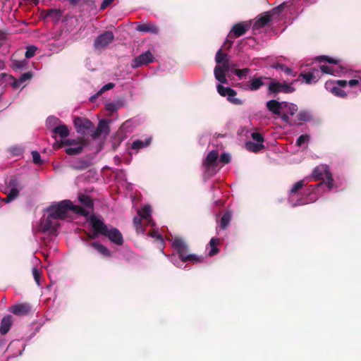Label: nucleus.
Segmentation results:
<instances>
[{
  "mask_svg": "<svg viewBox=\"0 0 361 361\" xmlns=\"http://www.w3.org/2000/svg\"><path fill=\"white\" fill-rule=\"evenodd\" d=\"M78 199L86 208L73 205L70 200L54 203L45 209L44 212L47 214V216L42 218L39 223L34 226V231L49 235L53 234L59 226V219H66L71 214L87 216L90 213L87 209H92L93 207L92 200L85 195H80Z\"/></svg>",
  "mask_w": 361,
  "mask_h": 361,
  "instance_id": "1",
  "label": "nucleus"
},
{
  "mask_svg": "<svg viewBox=\"0 0 361 361\" xmlns=\"http://www.w3.org/2000/svg\"><path fill=\"white\" fill-rule=\"evenodd\" d=\"M215 61L217 63L214 68V77L221 83L216 86L218 93L222 97H226L227 99L234 104H241L242 101L235 97L236 92L221 84L227 82L226 73L230 71L231 65L228 56L219 49L216 54Z\"/></svg>",
  "mask_w": 361,
  "mask_h": 361,
  "instance_id": "2",
  "label": "nucleus"
},
{
  "mask_svg": "<svg viewBox=\"0 0 361 361\" xmlns=\"http://www.w3.org/2000/svg\"><path fill=\"white\" fill-rule=\"evenodd\" d=\"M309 179L323 180L315 185L308 186L310 193L312 192L314 194L316 191L317 194H322V197H324L326 192L336 190L338 188V185L332 178L329 166L325 164H321L315 167Z\"/></svg>",
  "mask_w": 361,
  "mask_h": 361,
  "instance_id": "3",
  "label": "nucleus"
},
{
  "mask_svg": "<svg viewBox=\"0 0 361 361\" xmlns=\"http://www.w3.org/2000/svg\"><path fill=\"white\" fill-rule=\"evenodd\" d=\"M87 220L92 228L91 232L89 233L90 238L94 239L99 235H103L108 237L110 241L116 245L123 244V235L117 228H111L109 229L102 220L94 214L90 215Z\"/></svg>",
  "mask_w": 361,
  "mask_h": 361,
  "instance_id": "4",
  "label": "nucleus"
},
{
  "mask_svg": "<svg viewBox=\"0 0 361 361\" xmlns=\"http://www.w3.org/2000/svg\"><path fill=\"white\" fill-rule=\"evenodd\" d=\"M309 178H306L303 180H299L297 183H295L293 187L291 188L290 190V195H289V202L293 207H296L299 205H303L312 202H314L317 200H318L319 197H322V194H317V192L315 191L314 194L312 192H310L308 190V187L306 188L305 191V197H300L297 200H295L294 196L296 194V192L301 189L304 185H305L307 180H309Z\"/></svg>",
  "mask_w": 361,
  "mask_h": 361,
  "instance_id": "5",
  "label": "nucleus"
},
{
  "mask_svg": "<svg viewBox=\"0 0 361 361\" xmlns=\"http://www.w3.org/2000/svg\"><path fill=\"white\" fill-rule=\"evenodd\" d=\"M267 107L273 114L281 116L282 120L289 124H291L290 116H293L298 111V106L295 104L279 102L274 99L267 102Z\"/></svg>",
  "mask_w": 361,
  "mask_h": 361,
  "instance_id": "6",
  "label": "nucleus"
},
{
  "mask_svg": "<svg viewBox=\"0 0 361 361\" xmlns=\"http://www.w3.org/2000/svg\"><path fill=\"white\" fill-rule=\"evenodd\" d=\"M172 245L178 252L183 262H192L197 264L203 261L202 256L194 254H188V247L185 241L180 238H174L172 240Z\"/></svg>",
  "mask_w": 361,
  "mask_h": 361,
  "instance_id": "7",
  "label": "nucleus"
},
{
  "mask_svg": "<svg viewBox=\"0 0 361 361\" xmlns=\"http://www.w3.org/2000/svg\"><path fill=\"white\" fill-rule=\"evenodd\" d=\"M318 61L324 63L319 66L322 73H326L334 76H340L344 72V68L341 63V61L332 59L326 56L318 57Z\"/></svg>",
  "mask_w": 361,
  "mask_h": 361,
  "instance_id": "8",
  "label": "nucleus"
},
{
  "mask_svg": "<svg viewBox=\"0 0 361 361\" xmlns=\"http://www.w3.org/2000/svg\"><path fill=\"white\" fill-rule=\"evenodd\" d=\"M203 166L207 176H214L221 168V165H219L218 151L209 152L204 160Z\"/></svg>",
  "mask_w": 361,
  "mask_h": 361,
  "instance_id": "9",
  "label": "nucleus"
},
{
  "mask_svg": "<svg viewBox=\"0 0 361 361\" xmlns=\"http://www.w3.org/2000/svg\"><path fill=\"white\" fill-rule=\"evenodd\" d=\"M139 216H136L133 219V224L135 227L136 231L140 233H144V229L141 225L142 219L146 221L149 225H153L151 214L152 209L149 205H145L142 209L137 211Z\"/></svg>",
  "mask_w": 361,
  "mask_h": 361,
  "instance_id": "10",
  "label": "nucleus"
},
{
  "mask_svg": "<svg viewBox=\"0 0 361 361\" xmlns=\"http://www.w3.org/2000/svg\"><path fill=\"white\" fill-rule=\"evenodd\" d=\"M284 6L285 4H281L271 11L264 13L259 16L255 22L253 29L257 30L265 26L274 18V16L279 14Z\"/></svg>",
  "mask_w": 361,
  "mask_h": 361,
  "instance_id": "11",
  "label": "nucleus"
},
{
  "mask_svg": "<svg viewBox=\"0 0 361 361\" xmlns=\"http://www.w3.org/2000/svg\"><path fill=\"white\" fill-rule=\"evenodd\" d=\"M63 144L66 145V152L69 155H75L81 153L85 146L82 139H68Z\"/></svg>",
  "mask_w": 361,
  "mask_h": 361,
  "instance_id": "12",
  "label": "nucleus"
},
{
  "mask_svg": "<svg viewBox=\"0 0 361 361\" xmlns=\"http://www.w3.org/2000/svg\"><path fill=\"white\" fill-rule=\"evenodd\" d=\"M73 124L77 133L85 135L89 131L92 132L93 123L87 118L82 117H75L73 120Z\"/></svg>",
  "mask_w": 361,
  "mask_h": 361,
  "instance_id": "13",
  "label": "nucleus"
},
{
  "mask_svg": "<svg viewBox=\"0 0 361 361\" xmlns=\"http://www.w3.org/2000/svg\"><path fill=\"white\" fill-rule=\"evenodd\" d=\"M252 138L253 141L247 142L245 147L250 152H257L264 147L263 142L264 139L261 134L259 133H252Z\"/></svg>",
  "mask_w": 361,
  "mask_h": 361,
  "instance_id": "14",
  "label": "nucleus"
},
{
  "mask_svg": "<svg viewBox=\"0 0 361 361\" xmlns=\"http://www.w3.org/2000/svg\"><path fill=\"white\" fill-rule=\"evenodd\" d=\"M114 38L113 32L106 31L96 38L94 46L96 49H102L111 43Z\"/></svg>",
  "mask_w": 361,
  "mask_h": 361,
  "instance_id": "15",
  "label": "nucleus"
},
{
  "mask_svg": "<svg viewBox=\"0 0 361 361\" xmlns=\"http://www.w3.org/2000/svg\"><path fill=\"white\" fill-rule=\"evenodd\" d=\"M269 90L272 92H293L295 89L292 87L291 84H288L285 82H279L277 81H272L269 85Z\"/></svg>",
  "mask_w": 361,
  "mask_h": 361,
  "instance_id": "16",
  "label": "nucleus"
},
{
  "mask_svg": "<svg viewBox=\"0 0 361 361\" xmlns=\"http://www.w3.org/2000/svg\"><path fill=\"white\" fill-rule=\"evenodd\" d=\"M154 61L153 54L149 51H147L137 57H136L131 63L133 68H138L142 66L147 65Z\"/></svg>",
  "mask_w": 361,
  "mask_h": 361,
  "instance_id": "17",
  "label": "nucleus"
},
{
  "mask_svg": "<svg viewBox=\"0 0 361 361\" xmlns=\"http://www.w3.org/2000/svg\"><path fill=\"white\" fill-rule=\"evenodd\" d=\"M322 72L319 68H312L308 72L302 73L300 77L307 84L314 83L320 78Z\"/></svg>",
  "mask_w": 361,
  "mask_h": 361,
  "instance_id": "18",
  "label": "nucleus"
},
{
  "mask_svg": "<svg viewBox=\"0 0 361 361\" xmlns=\"http://www.w3.org/2000/svg\"><path fill=\"white\" fill-rule=\"evenodd\" d=\"M250 27V23L241 22L234 25L231 30L230 36L238 37L244 35Z\"/></svg>",
  "mask_w": 361,
  "mask_h": 361,
  "instance_id": "19",
  "label": "nucleus"
},
{
  "mask_svg": "<svg viewBox=\"0 0 361 361\" xmlns=\"http://www.w3.org/2000/svg\"><path fill=\"white\" fill-rule=\"evenodd\" d=\"M109 133V123L106 120H101L97 126V128L92 130V136L95 137L102 135H108Z\"/></svg>",
  "mask_w": 361,
  "mask_h": 361,
  "instance_id": "20",
  "label": "nucleus"
},
{
  "mask_svg": "<svg viewBox=\"0 0 361 361\" xmlns=\"http://www.w3.org/2000/svg\"><path fill=\"white\" fill-rule=\"evenodd\" d=\"M10 311L16 315H25L30 312V306L27 303L17 304L11 307Z\"/></svg>",
  "mask_w": 361,
  "mask_h": 361,
  "instance_id": "21",
  "label": "nucleus"
},
{
  "mask_svg": "<svg viewBox=\"0 0 361 361\" xmlns=\"http://www.w3.org/2000/svg\"><path fill=\"white\" fill-rule=\"evenodd\" d=\"M137 30L141 32L157 33L159 29L154 23H147L139 24L137 27Z\"/></svg>",
  "mask_w": 361,
  "mask_h": 361,
  "instance_id": "22",
  "label": "nucleus"
},
{
  "mask_svg": "<svg viewBox=\"0 0 361 361\" xmlns=\"http://www.w3.org/2000/svg\"><path fill=\"white\" fill-rule=\"evenodd\" d=\"M12 325V317L11 315H6L1 319L0 325V333L4 335L8 332Z\"/></svg>",
  "mask_w": 361,
  "mask_h": 361,
  "instance_id": "23",
  "label": "nucleus"
},
{
  "mask_svg": "<svg viewBox=\"0 0 361 361\" xmlns=\"http://www.w3.org/2000/svg\"><path fill=\"white\" fill-rule=\"evenodd\" d=\"M347 84H348V82L344 80H329L326 82L325 88L330 92L333 93L334 91L336 90L337 85L346 86Z\"/></svg>",
  "mask_w": 361,
  "mask_h": 361,
  "instance_id": "24",
  "label": "nucleus"
},
{
  "mask_svg": "<svg viewBox=\"0 0 361 361\" xmlns=\"http://www.w3.org/2000/svg\"><path fill=\"white\" fill-rule=\"evenodd\" d=\"M87 245L94 248L99 254L102 255L104 257L111 256L110 250L106 247H105L104 245L98 242H93L89 243Z\"/></svg>",
  "mask_w": 361,
  "mask_h": 361,
  "instance_id": "25",
  "label": "nucleus"
},
{
  "mask_svg": "<svg viewBox=\"0 0 361 361\" xmlns=\"http://www.w3.org/2000/svg\"><path fill=\"white\" fill-rule=\"evenodd\" d=\"M32 73L30 71L23 73L18 80H15L12 85L14 88H19L24 82L29 80L32 78Z\"/></svg>",
  "mask_w": 361,
  "mask_h": 361,
  "instance_id": "26",
  "label": "nucleus"
},
{
  "mask_svg": "<svg viewBox=\"0 0 361 361\" xmlns=\"http://www.w3.org/2000/svg\"><path fill=\"white\" fill-rule=\"evenodd\" d=\"M263 85L262 78H257L251 80L250 83L247 85L245 89L250 91L258 90Z\"/></svg>",
  "mask_w": 361,
  "mask_h": 361,
  "instance_id": "27",
  "label": "nucleus"
},
{
  "mask_svg": "<svg viewBox=\"0 0 361 361\" xmlns=\"http://www.w3.org/2000/svg\"><path fill=\"white\" fill-rule=\"evenodd\" d=\"M52 131L58 134L61 137L64 138L69 135V130L66 125L60 124L55 127Z\"/></svg>",
  "mask_w": 361,
  "mask_h": 361,
  "instance_id": "28",
  "label": "nucleus"
},
{
  "mask_svg": "<svg viewBox=\"0 0 361 361\" xmlns=\"http://www.w3.org/2000/svg\"><path fill=\"white\" fill-rule=\"evenodd\" d=\"M150 141V138L147 139L145 141H142L140 140H135L132 143V149H140L141 148L145 147L149 145Z\"/></svg>",
  "mask_w": 361,
  "mask_h": 361,
  "instance_id": "29",
  "label": "nucleus"
},
{
  "mask_svg": "<svg viewBox=\"0 0 361 361\" xmlns=\"http://www.w3.org/2000/svg\"><path fill=\"white\" fill-rule=\"evenodd\" d=\"M61 121L56 116H49L47 118L46 124L47 126L52 128V130L61 124Z\"/></svg>",
  "mask_w": 361,
  "mask_h": 361,
  "instance_id": "30",
  "label": "nucleus"
},
{
  "mask_svg": "<svg viewBox=\"0 0 361 361\" xmlns=\"http://www.w3.org/2000/svg\"><path fill=\"white\" fill-rule=\"evenodd\" d=\"M219 243V239L217 238H212L209 242L210 250L209 251V255L212 256L219 252V249L216 245Z\"/></svg>",
  "mask_w": 361,
  "mask_h": 361,
  "instance_id": "31",
  "label": "nucleus"
},
{
  "mask_svg": "<svg viewBox=\"0 0 361 361\" xmlns=\"http://www.w3.org/2000/svg\"><path fill=\"white\" fill-rule=\"evenodd\" d=\"M19 191H20L19 188H16V187L12 188L10 190V192H9L8 196L4 200V201L7 203L13 201L14 199H16L18 197V195L19 194Z\"/></svg>",
  "mask_w": 361,
  "mask_h": 361,
  "instance_id": "32",
  "label": "nucleus"
},
{
  "mask_svg": "<svg viewBox=\"0 0 361 361\" xmlns=\"http://www.w3.org/2000/svg\"><path fill=\"white\" fill-rule=\"evenodd\" d=\"M231 219V214L230 212L225 213L221 219V228L225 229L229 224Z\"/></svg>",
  "mask_w": 361,
  "mask_h": 361,
  "instance_id": "33",
  "label": "nucleus"
},
{
  "mask_svg": "<svg viewBox=\"0 0 361 361\" xmlns=\"http://www.w3.org/2000/svg\"><path fill=\"white\" fill-rule=\"evenodd\" d=\"M274 68H276V69H281L282 71H283L287 75H293V76L295 75V74L293 73V71H292V69H290L288 67H286L284 65L279 64H279H276V65L274 66Z\"/></svg>",
  "mask_w": 361,
  "mask_h": 361,
  "instance_id": "34",
  "label": "nucleus"
},
{
  "mask_svg": "<svg viewBox=\"0 0 361 361\" xmlns=\"http://www.w3.org/2000/svg\"><path fill=\"white\" fill-rule=\"evenodd\" d=\"M298 116L299 121H310L312 118L310 113L308 111H300L298 114Z\"/></svg>",
  "mask_w": 361,
  "mask_h": 361,
  "instance_id": "35",
  "label": "nucleus"
},
{
  "mask_svg": "<svg viewBox=\"0 0 361 361\" xmlns=\"http://www.w3.org/2000/svg\"><path fill=\"white\" fill-rule=\"evenodd\" d=\"M309 139H310V137L308 135H302L298 138V140L296 141V145L298 147L303 146L305 144L307 143V142L309 141Z\"/></svg>",
  "mask_w": 361,
  "mask_h": 361,
  "instance_id": "36",
  "label": "nucleus"
},
{
  "mask_svg": "<svg viewBox=\"0 0 361 361\" xmlns=\"http://www.w3.org/2000/svg\"><path fill=\"white\" fill-rule=\"evenodd\" d=\"M231 161V155L228 153H223L220 157H219V165L221 164H226L229 163Z\"/></svg>",
  "mask_w": 361,
  "mask_h": 361,
  "instance_id": "37",
  "label": "nucleus"
},
{
  "mask_svg": "<svg viewBox=\"0 0 361 361\" xmlns=\"http://www.w3.org/2000/svg\"><path fill=\"white\" fill-rule=\"evenodd\" d=\"M9 152L14 156H19L23 153V149L19 146H13L9 148Z\"/></svg>",
  "mask_w": 361,
  "mask_h": 361,
  "instance_id": "38",
  "label": "nucleus"
},
{
  "mask_svg": "<svg viewBox=\"0 0 361 361\" xmlns=\"http://www.w3.org/2000/svg\"><path fill=\"white\" fill-rule=\"evenodd\" d=\"M344 86H339L337 85L336 90L334 91L332 94H334L336 96L341 97H345L347 94L345 92V91L342 89Z\"/></svg>",
  "mask_w": 361,
  "mask_h": 361,
  "instance_id": "39",
  "label": "nucleus"
},
{
  "mask_svg": "<svg viewBox=\"0 0 361 361\" xmlns=\"http://www.w3.org/2000/svg\"><path fill=\"white\" fill-rule=\"evenodd\" d=\"M37 50V48L34 46H30L27 48V50L25 51V57L27 59L32 58L34 56L35 51Z\"/></svg>",
  "mask_w": 361,
  "mask_h": 361,
  "instance_id": "40",
  "label": "nucleus"
},
{
  "mask_svg": "<svg viewBox=\"0 0 361 361\" xmlns=\"http://www.w3.org/2000/svg\"><path fill=\"white\" fill-rule=\"evenodd\" d=\"M32 157L33 162L36 164H41L42 163L40 154L37 151L32 152Z\"/></svg>",
  "mask_w": 361,
  "mask_h": 361,
  "instance_id": "41",
  "label": "nucleus"
},
{
  "mask_svg": "<svg viewBox=\"0 0 361 361\" xmlns=\"http://www.w3.org/2000/svg\"><path fill=\"white\" fill-rule=\"evenodd\" d=\"M250 70L248 68H243L241 70L235 69L234 70V73L236 75H238L240 78H243L248 73Z\"/></svg>",
  "mask_w": 361,
  "mask_h": 361,
  "instance_id": "42",
  "label": "nucleus"
},
{
  "mask_svg": "<svg viewBox=\"0 0 361 361\" xmlns=\"http://www.w3.org/2000/svg\"><path fill=\"white\" fill-rule=\"evenodd\" d=\"M150 236L152 238H154L156 240L159 241L161 245L163 244V243H164L163 238H162L161 234L158 232V231H153L150 233Z\"/></svg>",
  "mask_w": 361,
  "mask_h": 361,
  "instance_id": "43",
  "label": "nucleus"
},
{
  "mask_svg": "<svg viewBox=\"0 0 361 361\" xmlns=\"http://www.w3.org/2000/svg\"><path fill=\"white\" fill-rule=\"evenodd\" d=\"M61 16V12L58 10H51L47 14V17H51L54 19H58Z\"/></svg>",
  "mask_w": 361,
  "mask_h": 361,
  "instance_id": "44",
  "label": "nucleus"
},
{
  "mask_svg": "<svg viewBox=\"0 0 361 361\" xmlns=\"http://www.w3.org/2000/svg\"><path fill=\"white\" fill-rule=\"evenodd\" d=\"M32 275L37 284L39 285L40 272L37 268L34 267L32 269Z\"/></svg>",
  "mask_w": 361,
  "mask_h": 361,
  "instance_id": "45",
  "label": "nucleus"
},
{
  "mask_svg": "<svg viewBox=\"0 0 361 361\" xmlns=\"http://www.w3.org/2000/svg\"><path fill=\"white\" fill-rule=\"evenodd\" d=\"M114 87V84L112 82H109L108 84L104 85L100 90L99 91L98 94H101L102 92L111 90Z\"/></svg>",
  "mask_w": 361,
  "mask_h": 361,
  "instance_id": "46",
  "label": "nucleus"
},
{
  "mask_svg": "<svg viewBox=\"0 0 361 361\" xmlns=\"http://www.w3.org/2000/svg\"><path fill=\"white\" fill-rule=\"evenodd\" d=\"M26 66V62L25 61H15L13 63V67L16 69H23Z\"/></svg>",
  "mask_w": 361,
  "mask_h": 361,
  "instance_id": "47",
  "label": "nucleus"
},
{
  "mask_svg": "<svg viewBox=\"0 0 361 361\" xmlns=\"http://www.w3.org/2000/svg\"><path fill=\"white\" fill-rule=\"evenodd\" d=\"M348 85L350 86H355L357 85H361V78L360 80H356V79L350 80L348 81Z\"/></svg>",
  "mask_w": 361,
  "mask_h": 361,
  "instance_id": "48",
  "label": "nucleus"
},
{
  "mask_svg": "<svg viewBox=\"0 0 361 361\" xmlns=\"http://www.w3.org/2000/svg\"><path fill=\"white\" fill-rule=\"evenodd\" d=\"M130 126V121L125 122L123 126H121V130L127 129Z\"/></svg>",
  "mask_w": 361,
  "mask_h": 361,
  "instance_id": "49",
  "label": "nucleus"
},
{
  "mask_svg": "<svg viewBox=\"0 0 361 361\" xmlns=\"http://www.w3.org/2000/svg\"><path fill=\"white\" fill-rule=\"evenodd\" d=\"M169 259L170 261L175 265H176L177 267H180L179 264H176V262L175 260V257L171 255L169 257Z\"/></svg>",
  "mask_w": 361,
  "mask_h": 361,
  "instance_id": "50",
  "label": "nucleus"
},
{
  "mask_svg": "<svg viewBox=\"0 0 361 361\" xmlns=\"http://www.w3.org/2000/svg\"><path fill=\"white\" fill-rule=\"evenodd\" d=\"M71 4H75L77 3L79 0H68Z\"/></svg>",
  "mask_w": 361,
  "mask_h": 361,
  "instance_id": "51",
  "label": "nucleus"
},
{
  "mask_svg": "<svg viewBox=\"0 0 361 361\" xmlns=\"http://www.w3.org/2000/svg\"><path fill=\"white\" fill-rule=\"evenodd\" d=\"M95 97H96V96H92L91 100L92 101Z\"/></svg>",
  "mask_w": 361,
  "mask_h": 361,
  "instance_id": "52",
  "label": "nucleus"
},
{
  "mask_svg": "<svg viewBox=\"0 0 361 361\" xmlns=\"http://www.w3.org/2000/svg\"><path fill=\"white\" fill-rule=\"evenodd\" d=\"M111 106V104H108V109H110V108H109V107H110Z\"/></svg>",
  "mask_w": 361,
  "mask_h": 361,
  "instance_id": "53",
  "label": "nucleus"
}]
</instances>
